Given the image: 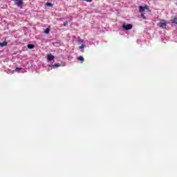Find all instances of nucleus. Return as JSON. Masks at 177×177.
<instances>
[{
	"label": "nucleus",
	"mask_w": 177,
	"mask_h": 177,
	"mask_svg": "<svg viewBox=\"0 0 177 177\" xmlns=\"http://www.w3.org/2000/svg\"><path fill=\"white\" fill-rule=\"evenodd\" d=\"M46 6H49V7H52V6H53V4H52V3H46Z\"/></svg>",
	"instance_id": "11"
},
{
	"label": "nucleus",
	"mask_w": 177,
	"mask_h": 177,
	"mask_svg": "<svg viewBox=\"0 0 177 177\" xmlns=\"http://www.w3.org/2000/svg\"><path fill=\"white\" fill-rule=\"evenodd\" d=\"M84 48H85V45H84V44H82V45L79 47L80 49H84Z\"/></svg>",
	"instance_id": "14"
},
{
	"label": "nucleus",
	"mask_w": 177,
	"mask_h": 177,
	"mask_svg": "<svg viewBox=\"0 0 177 177\" xmlns=\"http://www.w3.org/2000/svg\"><path fill=\"white\" fill-rule=\"evenodd\" d=\"M23 3H24L23 0H18L17 1V3H15V5H17V6L19 8L20 6H21V5H23Z\"/></svg>",
	"instance_id": "4"
},
{
	"label": "nucleus",
	"mask_w": 177,
	"mask_h": 177,
	"mask_svg": "<svg viewBox=\"0 0 177 177\" xmlns=\"http://www.w3.org/2000/svg\"><path fill=\"white\" fill-rule=\"evenodd\" d=\"M158 27H160L161 28H166L167 27V22L165 21H163V22H160L157 24Z\"/></svg>",
	"instance_id": "3"
},
{
	"label": "nucleus",
	"mask_w": 177,
	"mask_h": 177,
	"mask_svg": "<svg viewBox=\"0 0 177 177\" xmlns=\"http://www.w3.org/2000/svg\"><path fill=\"white\" fill-rule=\"evenodd\" d=\"M68 24V21H65V22L64 23V27H66V26H67Z\"/></svg>",
	"instance_id": "15"
},
{
	"label": "nucleus",
	"mask_w": 177,
	"mask_h": 177,
	"mask_svg": "<svg viewBox=\"0 0 177 177\" xmlns=\"http://www.w3.org/2000/svg\"><path fill=\"white\" fill-rule=\"evenodd\" d=\"M141 17L143 19V20H146V16H145V14H142Z\"/></svg>",
	"instance_id": "12"
},
{
	"label": "nucleus",
	"mask_w": 177,
	"mask_h": 177,
	"mask_svg": "<svg viewBox=\"0 0 177 177\" xmlns=\"http://www.w3.org/2000/svg\"><path fill=\"white\" fill-rule=\"evenodd\" d=\"M12 1H18V0H12Z\"/></svg>",
	"instance_id": "17"
},
{
	"label": "nucleus",
	"mask_w": 177,
	"mask_h": 177,
	"mask_svg": "<svg viewBox=\"0 0 177 177\" xmlns=\"http://www.w3.org/2000/svg\"><path fill=\"white\" fill-rule=\"evenodd\" d=\"M60 66H62V64L57 63L54 65H52L51 67H52V68H56V67H60Z\"/></svg>",
	"instance_id": "7"
},
{
	"label": "nucleus",
	"mask_w": 177,
	"mask_h": 177,
	"mask_svg": "<svg viewBox=\"0 0 177 177\" xmlns=\"http://www.w3.org/2000/svg\"><path fill=\"white\" fill-rule=\"evenodd\" d=\"M173 23H175V24H177L176 19H174Z\"/></svg>",
	"instance_id": "16"
},
{
	"label": "nucleus",
	"mask_w": 177,
	"mask_h": 177,
	"mask_svg": "<svg viewBox=\"0 0 177 177\" xmlns=\"http://www.w3.org/2000/svg\"><path fill=\"white\" fill-rule=\"evenodd\" d=\"M47 59L48 60L50 61V60H53V59H55V56H53L52 54H48L47 55Z\"/></svg>",
	"instance_id": "5"
},
{
	"label": "nucleus",
	"mask_w": 177,
	"mask_h": 177,
	"mask_svg": "<svg viewBox=\"0 0 177 177\" xmlns=\"http://www.w3.org/2000/svg\"><path fill=\"white\" fill-rule=\"evenodd\" d=\"M35 48V45L34 44H28V49H34Z\"/></svg>",
	"instance_id": "8"
},
{
	"label": "nucleus",
	"mask_w": 177,
	"mask_h": 177,
	"mask_svg": "<svg viewBox=\"0 0 177 177\" xmlns=\"http://www.w3.org/2000/svg\"><path fill=\"white\" fill-rule=\"evenodd\" d=\"M139 12L140 13H143L145 12H150V9H149V6H139Z\"/></svg>",
	"instance_id": "1"
},
{
	"label": "nucleus",
	"mask_w": 177,
	"mask_h": 177,
	"mask_svg": "<svg viewBox=\"0 0 177 177\" xmlns=\"http://www.w3.org/2000/svg\"><path fill=\"white\" fill-rule=\"evenodd\" d=\"M19 70H23V68H19V67H17V68H16L15 69V71H19Z\"/></svg>",
	"instance_id": "13"
},
{
	"label": "nucleus",
	"mask_w": 177,
	"mask_h": 177,
	"mask_svg": "<svg viewBox=\"0 0 177 177\" xmlns=\"http://www.w3.org/2000/svg\"><path fill=\"white\" fill-rule=\"evenodd\" d=\"M78 60L81 62V63H84V57L83 56H80L78 58Z\"/></svg>",
	"instance_id": "9"
},
{
	"label": "nucleus",
	"mask_w": 177,
	"mask_h": 177,
	"mask_svg": "<svg viewBox=\"0 0 177 177\" xmlns=\"http://www.w3.org/2000/svg\"><path fill=\"white\" fill-rule=\"evenodd\" d=\"M123 28L124 30H126L127 31H128V30H132V24H123Z\"/></svg>",
	"instance_id": "2"
},
{
	"label": "nucleus",
	"mask_w": 177,
	"mask_h": 177,
	"mask_svg": "<svg viewBox=\"0 0 177 177\" xmlns=\"http://www.w3.org/2000/svg\"><path fill=\"white\" fill-rule=\"evenodd\" d=\"M0 46H1V48H3V46H8V43L6 41L0 43Z\"/></svg>",
	"instance_id": "6"
},
{
	"label": "nucleus",
	"mask_w": 177,
	"mask_h": 177,
	"mask_svg": "<svg viewBox=\"0 0 177 177\" xmlns=\"http://www.w3.org/2000/svg\"><path fill=\"white\" fill-rule=\"evenodd\" d=\"M44 32L45 34H49V32H50V30L49 29V28H47L44 30Z\"/></svg>",
	"instance_id": "10"
}]
</instances>
